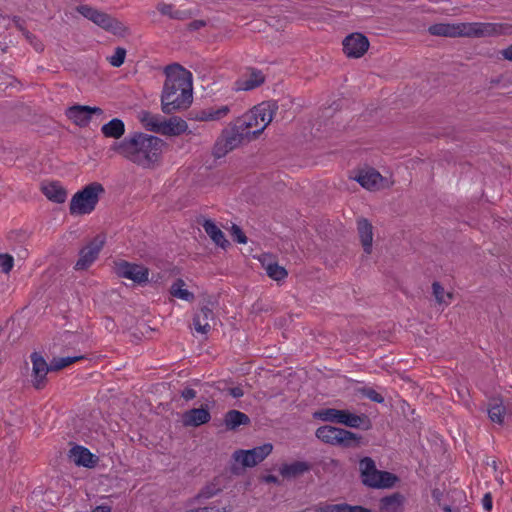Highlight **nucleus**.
Here are the masks:
<instances>
[{
    "label": "nucleus",
    "instance_id": "obj_1",
    "mask_svg": "<svg viewBox=\"0 0 512 512\" xmlns=\"http://www.w3.org/2000/svg\"><path fill=\"white\" fill-rule=\"evenodd\" d=\"M165 146V141L157 136L134 132L114 142L110 150L138 167L153 169L160 163Z\"/></svg>",
    "mask_w": 512,
    "mask_h": 512
},
{
    "label": "nucleus",
    "instance_id": "obj_2",
    "mask_svg": "<svg viewBox=\"0 0 512 512\" xmlns=\"http://www.w3.org/2000/svg\"><path fill=\"white\" fill-rule=\"evenodd\" d=\"M161 109L165 114L187 109L193 101L192 74L174 63L165 67Z\"/></svg>",
    "mask_w": 512,
    "mask_h": 512
},
{
    "label": "nucleus",
    "instance_id": "obj_3",
    "mask_svg": "<svg viewBox=\"0 0 512 512\" xmlns=\"http://www.w3.org/2000/svg\"><path fill=\"white\" fill-rule=\"evenodd\" d=\"M431 35L443 37L483 38L512 35V25L507 23H438L428 28Z\"/></svg>",
    "mask_w": 512,
    "mask_h": 512
},
{
    "label": "nucleus",
    "instance_id": "obj_4",
    "mask_svg": "<svg viewBox=\"0 0 512 512\" xmlns=\"http://www.w3.org/2000/svg\"><path fill=\"white\" fill-rule=\"evenodd\" d=\"M277 109L275 102H262L236 120L238 128L244 132L248 141L255 139L272 122Z\"/></svg>",
    "mask_w": 512,
    "mask_h": 512
},
{
    "label": "nucleus",
    "instance_id": "obj_5",
    "mask_svg": "<svg viewBox=\"0 0 512 512\" xmlns=\"http://www.w3.org/2000/svg\"><path fill=\"white\" fill-rule=\"evenodd\" d=\"M359 471L362 483L369 488H392L398 481V477L393 473L378 470L370 457H364L359 461Z\"/></svg>",
    "mask_w": 512,
    "mask_h": 512
},
{
    "label": "nucleus",
    "instance_id": "obj_6",
    "mask_svg": "<svg viewBox=\"0 0 512 512\" xmlns=\"http://www.w3.org/2000/svg\"><path fill=\"white\" fill-rule=\"evenodd\" d=\"M104 192L100 183L93 182L75 193L70 201L69 211L71 215L90 214L96 207L99 196Z\"/></svg>",
    "mask_w": 512,
    "mask_h": 512
},
{
    "label": "nucleus",
    "instance_id": "obj_7",
    "mask_svg": "<svg viewBox=\"0 0 512 512\" xmlns=\"http://www.w3.org/2000/svg\"><path fill=\"white\" fill-rule=\"evenodd\" d=\"M77 11L99 27L115 35H125L128 33V28L123 23L103 11L88 5L78 6Z\"/></svg>",
    "mask_w": 512,
    "mask_h": 512
},
{
    "label": "nucleus",
    "instance_id": "obj_8",
    "mask_svg": "<svg viewBox=\"0 0 512 512\" xmlns=\"http://www.w3.org/2000/svg\"><path fill=\"white\" fill-rule=\"evenodd\" d=\"M315 435L326 444L342 447H350L353 443H358L360 439L357 434L351 431L329 425L319 427Z\"/></svg>",
    "mask_w": 512,
    "mask_h": 512
},
{
    "label": "nucleus",
    "instance_id": "obj_9",
    "mask_svg": "<svg viewBox=\"0 0 512 512\" xmlns=\"http://www.w3.org/2000/svg\"><path fill=\"white\" fill-rule=\"evenodd\" d=\"M243 141H248L244 132L240 131L238 124H235L222 131L221 136L218 138L213 149V155L216 158L225 156L228 152L238 147Z\"/></svg>",
    "mask_w": 512,
    "mask_h": 512
},
{
    "label": "nucleus",
    "instance_id": "obj_10",
    "mask_svg": "<svg viewBox=\"0 0 512 512\" xmlns=\"http://www.w3.org/2000/svg\"><path fill=\"white\" fill-rule=\"evenodd\" d=\"M272 451V444L265 443L248 450L238 449L232 454V459L244 468H251L261 463Z\"/></svg>",
    "mask_w": 512,
    "mask_h": 512
},
{
    "label": "nucleus",
    "instance_id": "obj_11",
    "mask_svg": "<svg viewBox=\"0 0 512 512\" xmlns=\"http://www.w3.org/2000/svg\"><path fill=\"white\" fill-rule=\"evenodd\" d=\"M105 244V236H95L87 245L79 251V259L75 263L74 269L82 271L88 269L98 258V255Z\"/></svg>",
    "mask_w": 512,
    "mask_h": 512
},
{
    "label": "nucleus",
    "instance_id": "obj_12",
    "mask_svg": "<svg viewBox=\"0 0 512 512\" xmlns=\"http://www.w3.org/2000/svg\"><path fill=\"white\" fill-rule=\"evenodd\" d=\"M114 271L118 277L132 280L137 284L146 283L149 277V269L125 260L115 262Z\"/></svg>",
    "mask_w": 512,
    "mask_h": 512
},
{
    "label": "nucleus",
    "instance_id": "obj_13",
    "mask_svg": "<svg viewBox=\"0 0 512 512\" xmlns=\"http://www.w3.org/2000/svg\"><path fill=\"white\" fill-rule=\"evenodd\" d=\"M369 48V41L361 33H352L343 40V51L347 57L360 58Z\"/></svg>",
    "mask_w": 512,
    "mask_h": 512
},
{
    "label": "nucleus",
    "instance_id": "obj_14",
    "mask_svg": "<svg viewBox=\"0 0 512 512\" xmlns=\"http://www.w3.org/2000/svg\"><path fill=\"white\" fill-rule=\"evenodd\" d=\"M103 110L100 107H90L86 105H74L66 110V116L76 125L86 126L93 114L101 115Z\"/></svg>",
    "mask_w": 512,
    "mask_h": 512
},
{
    "label": "nucleus",
    "instance_id": "obj_15",
    "mask_svg": "<svg viewBox=\"0 0 512 512\" xmlns=\"http://www.w3.org/2000/svg\"><path fill=\"white\" fill-rule=\"evenodd\" d=\"M265 82V75L261 70L256 68H249L247 73L235 82V89L237 91H250Z\"/></svg>",
    "mask_w": 512,
    "mask_h": 512
},
{
    "label": "nucleus",
    "instance_id": "obj_16",
    "mask_svg": "<svg viewBox=\"0 0 512 512\" xmlns=\"http://www.w3.org/2000/svg\"><path fill=\"white\" fill-rule=\"evenodd\" d=\"M30 358L33 366L34 387L41 389L44 385L47 373L51 371L50 364L48 365L43 356L37 352H33Z\"/></svg>",
    "mask_w": 512,
    "mask_h": 512
},
{
    "label": "nucleus",
    "instance_id": "obj_17",
    "mask_svg": "<svg viewBox=\"0 0 512 512\" xmlns=\"http://www.w3.org/2000/svg\"><path fill=\"white\" fill-rule=\"evenodd\" d=\"M69 459L77 466L92 468L97 463V457L89 449L81 445H75L69 450Z\"/></svg>",
    "mask_w": 512,
    "mask_h": 512
},
{
    "label": "nucleus",
    "instance_id": "obj_18",
    "mask_svg": "<svg viewBox=\"0 0 512 512\" xmlns=\"http://www.w3.org/2000/svg\"><path fill=\"white\" fill-rule=\"evenodd\" d=\"M338 424H343L350 428H362L368 430L372 424L369 417L365 414L356 415L348 410H341Z\"/></svg>",
    "mask_w": 512,
    "mask_h": 512
},
{
    "label": "nucleus",
    "instance_id": "obj_19",
    "mask_svg": "<svg viewBox=\"0 0 512 512\" xmlns=\"http://www.w3.org/2000/svg\"><path fill=\"white\" fill-rule=\"evenodd\" d=\"M211 414L206 407L192 408L183 414L182 421L185 426L198 427L210 421Z\"/></svg>",
    "mask_w": 512,
    "mask_h": 512
},
{
    "label": "nucleus",
    "instance_id": "obj_20",
    "mask_svg": "<svg viewBox=\"0 0 512 512\" xmlns=\"http://www.w3.org/2000/svg\"><path fill=\"white\" fill-rule=\"evenodd\" d=\"M357 231L363 250L366 254H371L373 244V226L365 218L357 221Z\"/></svg>",
    "mask_w": 512,
    "mask_h": 512
},
{
    "label": "nucleus",
    "instance_id": "obj_21",
    "mask_svg": "<svg viewBox=\"0 0 512 512\" xmlns=\"http://www.w3.org/2000/svg\"><path fill=\"white\" fill-rule=\"evenodd\" d=\"M188 129L185 120L180 117H171L169 119H162L160 134L168 136H178Z\"/></svg>",
    "mask_w": 512,
    "mask_h": 512
},
{
    "label": "nucleus",
    "instance_id": "obj_22",
    "mask_svg": "<svg viewBox=\"0 0 512 512\" xmlns=\"http://www.w3.org/2000/svg\"><path fill=\"white\" fill-rule=\"evenodd\" d=\"M353 179L363 188L374 190L379 188L380 182L383 178L375 169H368L360 171L355 177H353Z\"/></svg>",
    "mask_w": 512,
    "mask_h": 512
},
{
    "label": "nucleus",
    "instance_id": "obj_23",
    "mask_svg": "<svg viewBox=\"0 0 512 512\" xmlns=\"http://www.w3.org/2000/svg\"><path fill=\"white\" fill-rule=\"evenodd\" d=\"M404 501L405 497L401 493L395 492L380 499L379 509L381 512H401Z\"/></svg>",
    "mask_w": 512,
    "mask_h": 512
},
{
    "label": "nucleus",
    "instance_id": "obj_24",
    "mask_svg": "<svg viewBox=\"0 0 512 512\" xmlns=\"http://www.w3.org/2000/svg\"><path fill=\"white\" fill-rule=\"evenodd\" d=\"M203 229L211 240L221 248H226L230 245L224 233L217 227V225L210 219H206L203 224Z\"/></svg>",
    "mask_w": 512,
    "mask_h": 512
},
{
    "label": "nucleus",
    "instance_id": "obj_25",
    "mask_svg": "<svg viewBox=\"0 0 512 512\" xmlns=\"http://www.w3.org/2000/svg\"><path fill=\"white\" fill-rule=\"evenodd\" d=\"M102 134L107 138L120 139L125 133V124L119 118H114L101 127Z\"/></svg>",
    "mask_w": 512,
    "mask_h": 512
},
{
    "label": "nucleus",
    "instance_id": "obj_26",
    "mask_svg": "<svg viewBox=\"0 0 512 512\" xmlns=\"http://www.w3.org/2000/svg\"><path fill=\"white\" fill-rule=\"evenodd\" d=\"M311 465L305 461H295L289 464H283L280 468V474L285 478L296 477L308 472Z\"/></svg>",
    "mask_w": 512,
    "mask_h": 512
},
{
    "label": "nucleus",
    "instance_id": "obj_27",
    "mask_svg": "<svg viewBox=\"0 0 512 512\" xmlns=\"http://www.w3.org/2000/svg\"><path fill=\"white\" fill-rule=\"evenodd\" d=\"M43 194L55 203H63L66 200V190L58 183L52 182L42 186Z\"/></svg>",
    "mask_w": 512,
    "mask_h": 512
},
{
    "label": "nucleus",
    "instance_id": "obj_28",
    "mask_svg": "<svg viewBox=\"0 0 512 512\" xmlns=\"http://www.w3.org/2000/svg\"><path fill=\"white\" fill-rule=\"evenodd\" d=\"M139 119L142 125L151 132L159 133L161 129L162 119L163 117L158 114H152L148 111H142L140 113Z\"/></svg>",
    "mask_w": 512,
    "mask_h": 512
},
{
    "label": "nucleus",
    "instance_id": "obj_29",
    "mask_svg": "<svg viewBox=\"0 0 512 512\" xmlns=\"http://www.w3.org/2000/svg\"><path fill=\"white\" fill-rule=\"evenodd\" d=\"M249 421V417L238 410L228 411L224 418L225 426L229 430H234L240 425H246Z\"/></svg>",
    "mask_w": 512,
    "mask_h": 512
},
{
    "label": "nucleus",
    "instance_id": "obj_30",
    "mask_svg": "<svg viewBox=\"0 0 512 512\" xmlns=\"http://www.w3.org/2000/svg\"><path fill=\"white\" fill-rule=\"evenodd\" d=\"M505 414L506 409L502 400L496 398L492 399L488 406V416L490 420L494 423L502 424L504 422Z\"/></svg>",
    "mask_w": 512,
    "mask_h": 512
},
{
    "label": "nucleus",
    "instance_id": "obj_31",
    "mask_svg": "<svg viewBox=\"0 0 512 512\" xmlns=\"http://www.w3.org/2000/svg\"><path fill=\"white\" fill-rule=\"evenodd\" d=\"M185 282L182 279H177L170 288V294L173 297L185 300L192 301L194 299V294L189 290L184 288Z\"/></svg>",
    "mask_w": 512,
    "mask_h": 512
},
{
    "label": "nucleus",
    "instance_id": "obj_32",
    "mask_svg": "<svg viewBox=\"0 0 512 512\" xmlns=\"http://www.w3.org/2000/svg\"><path fill=\"white\" fill-rule=\"evenodd\" d=\"M157 10L165 16H168L171 19L176 20H185L189 17L186 11L176 10L172 4L167 3H159L157 5Z\"/></svg>",
    "mask_w": 512,
    "mask_h": 512
},
{
    "label": "nucleus",
    "instance_id": "obj_33",
    "mask_svg": "<svg viewBox=\"0 0 512 512\" xmlns=\"http://www.w3.org/2000/svg\"><path fill=\"white\" fill-rule=\"evenodd\" d=\"M433 295L440 305H448L451 303L453 298V294L451 292H446L443 286L439 282H433L432 284Z\"/></svg>",
    "mask_w": 512,
    "mask_h": 512
},
{
    "label": "nucleus",
    "instance_id": "obj_34",
    "mask_svg": "<svg viewBox=\"0 0 512 512\" xmlns=\"http://www.w3.org/2000/svg\"><path fill=\"white\" fill-rule=\"evenodd\" d=\"M85 357L80 356H73V357H60V358H54L50 363V369L51 371H59L62 370L80 360H83Z\"/></svg>",
    "mask_w": 512,
    "mask_h": 512
},
{
    "label": "nucleus",
    "instance_id": "obj_35",
    "mask_svg": "<svg viewBox=\"0 0 512 512\" xmlns=\"http://www.w3.org/2000/svg\"><path fill=\"white\" fill-rule=\"evenodd\" d=\"M341 410L325 408L314 413V417L325 422L338 423Z\"/></svg>",
    "mask_w": 512,
    "mask_h": 512
},
{
    "label": "nucleus",
    "instance_id": "obj_36",
    "mask_svg": "<svg viewBox=\"0 0 512 512\" xmlns=\"http://www.w3.org/2000/svg\"><path fill=\"white\" fill-rule=\"evenodd\" d=\"M267 275L273 280L280 281L287 277L286 269L277 263H269L265 267Z\"/></svg>",
    "mask_w": 512,
    "mask_h": 512
},
{
    "label": "nucleus",
    "instance_id": "obj_37",
    "mask_svg": "<svg viewBox=\"0 0 512 512\" xmlns=\"http://www.w3.org/2000/svg\"><path fill=\"white\" fill-rule=\"evenodd\" d=\"M222 491V487L215 481L208 483L197 494V499H210Z\"/></svg>",
    "mask_w": 512,
    "mask_h": 512
},
{
    "label": "nucleus",
    "instance_id": "obj_38",
    "mask_svg": "<svg viewBox=\"0 0 512 512\" xmlns=\"http://www.w3.org/2000/svg\"><path fill=\"white\" fill-rule=\"evenodd\" d=\"M126 57V49L123 47H117L114 54L107 58L109 64L113 67H120Z\"/></svg>",
    "mask_w": 512,
    "mask_h": 512
},
{
    "label": "nucleus",
    "instance_id": "obj_39",
    "mask_svg": "<svg viewBox=\"0 0 512 512\" xmlns=\"http://www.w3.org/2000/svg\"><path fill=\"white\" fill-rule=\"evenodd\" d=\"M362 396L368 398L375 403H383L384 397L371 387H363L359 389Z\"/></svg>",
    "mask_w": 512,
    "mask_h": 512
},
{
    "label": "nucleus",
    "instance_id": "obj_40",
    "mask_svg": "<svg viewBox=\"0 0 512 512\" xmlns=\"http://www.w3.org/2000/svg\"><path fill=\"white\" fill-rule=\"evenodd\" d=\"M210 121L220 120L225 117L230 109L228 106H221L219 108H208Z\"/></svg>",
    "mask_w": 512,
    "mask_h": 512
},
{
    "label": "nucleus",
    "instance_id": "obj_41",
    "mask_svg": "<svg viewBox=\"0 0 512 512\" xmlns=\"http://www.w3.org/2000/svg\"><path fill=\"white\" fill-rule=\"evenodd\" d=\"M14 265V259L13 257L8 253H1L0 254V268L3 273L7 274L9 273Z\"/></svg>",
    "mask_w": 512,
    "mask_h": 512
},
{
    "label": "nucleus",
    "instance_id": "obj_42",
    "mask_svg": "<svg viewBox=\"0 0 512 512\" xmlns=\"http://www.w3.org/2000/svg\"><path fill=\"white\" fill-rule=\"evenodd\" d=\"M232 236L235 241H237L240 244H246L247 243V237L242 231V229L238 225H233L231 229Z\"/></svg>",
    "mask_w": 512,
    "mask_h": 512
},
{
    "label": "nucleus",
    "instance_id": "obj_43",
    "mask_svg": "<svg viewBox=\"0 0 512 512\" xmlns=\"http://www.w3.org/2000/svg\"><path fill=\"white\" fill-rule=\"evenodd\" d=\"M214 307L215 305L211 302H208L206 305H203L201 308V314L198 317H202L205 320L209 318L213 319L215 317Z\"/></svg>",
    "mask_w": 512,
    "mask_h": 512
},
{
    "label": "nucleus",
    "instance_id": "obj_44",
    "mask_svg": "<svg viewBox=\"0 0 512 512\" xmlns=\"http://www.w3.org/2000/svg\"><path fill=\"white\" fill-rule=\"evenodd\" d=\"M228 506L220 505V502H213L208 506L200 507L201 512H227Z\"/></svg>",
    "mask_w": 512,
    "mask_h": 512
},
{
    "label": "nucleus",
    "instance_id": "obj_45",
    "mask_svg": "<svg viewBox=\"0 0 512 512\" xmlns=\"http://www.w3.org/2000/svg\"><path fill=\"white\" fill-rule=\"evenodd\" d=\"M340 512H371V510L360 505H350L347 503H341Z\"/></svg>",
    "mask_w": 512,
    "mask_h": 512
},
{
    "label": "nucleus",
    "instance_id": "obj_46",
    "mask_svg": "<svg viewBox=\"0 0 512 512\" xmlns=\"http://www.w3.org/2000/svg\"><path fill=\"white\" fill-rule=\"evenodd\" d=\"M25 38L30 42L31 45L35 48L36 51L41 52L44 49V46L41 41H39L36 36L31 34L29 31H25Z\"/></svg>",
    "mask_w": 512,
    "mask_h": 512
},
{
    "label": "nucleus",
    "instance_id": "obj_47",
    "mask_svg": "<svg viewBox=\"0 0 512 512\" xmlns=\"http://www.w3.org/2000/svg\"><path fill=\"white\" fill-rule=\"evenodd\" d=\"M341 511V503L340 504H324L320 505L316 508V512H340Z\"/></svg>",
    "mask_w": 512,
    "mask_h": 512
},
{
    "label": "nucleus",
    "instance_id": "obj_48",
    "mask_svg": "<svg viewBox=\"0 0 512 512\" xmlns=\"http://www.w3.org/2000/svg\"><path fill=\"white\" fill-rule=\"evenodd\" d=\"M190 329L197 333L206 334L210 330V325L208 322H205L204 324H201V322H194V326L190 327Z\"/></svg>",
    "mask_w": 512,
    "mask_h": 512
},
{
    "label": "nucleus",
    "instance_id": "obj_49",
    "mask_svg": "<svg viewBox=\"0 0 512 512\" xmlns=\"http://www.w3.org/2000/svg\"><path fill=\"white\" fill-rule=\"evenodd\" d=\"M181 396L186 401H189L196 397V391L193 388L186 387L185 389L182 390Z\"/></svg>",
    "mask_w": 512,
    "mask_h": 512
},
{
    "label": "nucleus",
    "instance_id": "obj_50",
    "mask_svg": "<svg viewBox=\"0 0 512 512\" xmlns=\"http://www.w3.org/2000/svg\"><path fill=\"white\" fill-rule=\"evenodd\" d=\"M229 394L234 398H240L244 395V391L241 387H232L229 389Z\"/></svg>",
    "mask_w": 512,
    "mask_h": 512
},
{
    "label": "nucleus",
    "instance_id": "obj_51",
    "mask_svg": "<svg viewBox=\"0 0 512 512\" xmlns=\"http://www.w3.org/2000/svg\"><path fill=\"white\" fill-rule=\"evenodd\" d=\"M206 25V22L203 20H194L191 23H189V29L190 30H199L200 28L204 27Z\"/></svg>",
    "mask_w": 512,
    "mask_h": 512
},
{
    "label": "nucleus",
    "instance_id": "obj_52",
    "mask_svg": "<svg viewBox=\"0 0 512 512\" xmlns=\"http://www.w3.org/2000/svg\"><path fill=\"white\" fill-rule=\"evenodd\" d=\"M196 119L199 121H210L208 108L201 110L196 115Z\"/></svg>",
    "mask_w": 512,
    "mask_h": 512
},
{
    "label": "nucleus",
    "instance_id": "obj_53",
    "mask_svg": "<svg viewBox=\"0 0 512 512\" xmlns=\"http://www.w3.org/2000/svg\"><path fill=\"white\" fill-rule=\"evenodd\" d=\"M504 59L512 61V44L501 51Z\"/></svg>",
    "mask_w": 512,
    "mask_h": 512
},
{
    "label": "nucleus",
    "instance_id": "obj_54",
    "mask_svg": "<svg viewBox=\"0 0 512 512\" xmlns=\"http://www.w3.org/2000/svg\"><path fill=\"white\" fill-rule=\"evenodd\" d=\"M483 505L487 510H490L492 508V500H491V496L489 494H486L484 496Z\"/></svg>",
    "mask_w": 512,
    "mask_h": 512
},
{
    "label": "nucleus",
    "instance_id": "obj_55",
    "mask_svg": "<svg viewBox=\"0 0 512 512\" xmlns=\"http://www.w3.org/2000/svg\"><path fill=\"white\" fill-rule=\"evenodd\" d=\"M14 23L16 25V27L23 33V35L25 36V31H27L24 26H23V22L21 21L20 18H14Z\"/></svg>",
    "mask_w": 512,
    "mask_h": 512
},
{
    "label": "nucleus",
    "instance_id": "obj_56",
    "mask_svg": "<svg viewBox=\"0 0 512 512\" xmlns=\"http://www.w3.org/2000/svg\"><path fill=\"white\" fill-rule=\"evenodd\" d=\"M92 512H111L109 506H97Z\"/></svg>",
    "mask_w": 512,
    "mask_h": 512
},
{
    "label": "nucleus",
    "instance_id": "obj_57",
    "mask_svg": "<svg viewBox=\"0 0 512 512\" xmlns=\"http://www.w3.org/2000/svg\"><path fill=\"white\" fill-rule=\"evenodd\" d=\"M264 480L267 483H277L278 482V478L274 475H267V476H265Z\"/></svg>",
    "mask_w": 512,
    "mask_h": 512
},
{
    "label": "nucleus",
    "instance_id": "obj_58",
    "mask_svg": "<svg viewBox=\"0 0 512 512\" xmlns=\"http://www.w3.org/2000/svg\"><path fill=\"white\" fill-rule=\"evenodd\" d=\"M185 512H201V509H200V507H198V508H194V509H189Z\"/></svg>",
    "mask_w": 512,
    "mask_h": 512
},
{
    "label": "nucleus",
    "instance_id": "obj_59",
    "mask_svg": "<svg viewBox=\"0 0 512 512\" xmlns=\"http://www.w3.org/2000/svg\"><path fill=\"white\" fill-rule=\"evenodd\" d=\"M445 511H446V512H451L450 507H448V506H447V507H445Z\"/></svg>",
    "mask_w": 512,
    "mask_h": 512
}]
</instances>
